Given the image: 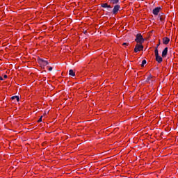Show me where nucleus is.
<instances>
[{"instance_id":"18","label":"nucleus","mask_w":178,"mask_h":178,"mask_svg":"<svg viewBox=\"0 0 178 178\" xmlns=\"http://www.w3.org/2000/svg\"><path fill=\"white\" fill-rule=\"evenodd\" d=\"M122 45L124 46V47H128V45H129V43H127V42H124V43H122Z\"/></svg>"},{"instance_id":"6","label":"nucleus","mask_w":178,"mask_h":178,"mask_svg":"<svg viewBox=\"0 0 178 178\" xmlns=\"http://www.w3.org/2000/svg\"><path fill=\"white\" fill-rule=\"evenodd\" d=\"M168 47H165V48L163 50L162 54H161L162 58H166V56H168Z\"/></svg>"},{"instance_id":"16","label":"nucleus","mask_w":178,"mask_h":178,"mask_svg":"<svg viewBox=\"0 0 178 178\" xmlns=\"http://www.w3.org/2000/svg\"><path fill=\"white\" fill-rule=\"evenodd\" d=\"M151 79H152V75H149L147 79H146V83H149V80H151Z\"/></svg>"},{"instance_id":"9","label":"nucleus","mask_w":178,"mask_h":178,"mask_svg":"<svg viewBox=\"0 0 178 178\" xmlns=\"http://www.w3.org/2000/svg\"><path fill=\"white\" fill-rule=\"evenodd\" d=\"M156 62H158V63H161V62H163V59L161 58V56L157 55V56H156Z\"/></svg>"},{"instance_id":"7","label":"nucleus","mask_w":178,"mask_h":178,"mask_svg":"<svg viewBox=\"0 0 178 178\" xmlns=\"http://www.w3.org/2000/svg\"><path fill=\"white\" fill-rule=\"evenodd\" d=\"M101 7H102V8H107V10H109V9H112L111 6V5H108L107 3H102V4H101Z\"/></svg>"},{"instance_id":"17","label":"nucleus","mask_w":178,"mask_h":178,"mask_svg":"<svg viewBox=\"0 0 178 178\" xmlns=\"http://www.w3.org/2000/svg\"><path fill=\"white\" fill-rule=\"evenodd\" d=\"M38 123L42 122V115L39 118V120H38Z\"/></svg>"},{"instance_id":"13","label":"nucleus","mask_w":178,"mask_h":178,"mask_svg":"<svg viewBox=\"0 0 178 178\" xmlns=\"http://www.w3.org/2000/svg\"><path fill=\"white\" fill-rule=\"evenodd\" d=\"M158 19H160L161 23H163V20H165V16L159 15Z\"/></svg>"},{"instance_id":"2","label":"nucleus","mask_w":178,"mask_h":178,"mask_svg":"<svg viewBox=\"0 0 178 178\" xmlns=\"http://www.w3.org/2000/svg\"><path fill=\"white\" fill-rule=\"evenodd\" d=\"M38 62L42 67H45V66L49 65V63L48 62V60H45V58H39L38 60Z\"/></svg>"},{"instance_id":"19","label":"nucleus","mask_w":178,"mask_h":178,"mask_svg":"<svg viewBox=\"0 0 178 178\" xmlns=\"http://www.w3.org/2000/svg\"><path fill=\"white\" fill-rule=\"evenodd\" d=\"M54 68L52 67H49V72H52V70H53Z\"/></svg>"},{"instance_id":"20","label":"nucleus","mask_w":178,"mask_h":178,"mask_svg":"<svg viewBox=\"0 0 178 178\" xmlns=\"http://www.w3.org/2000/svg\"><path fill=\"white\" fill-rule=\"evenodd\" d=\"M159 45H161V42H159V44H156L157 49H158V47H159Z\"/></svg>"},{"instance_id":"8","label":"nucleus","mask_w":178,"mask_h":178,"mask_svg":"<svg viewBox=\"0 0 178 178\" xmlns=\"http://www.w3.org/2000/svg\"><path fill=\"white\" fill-rule=\"evenodd\" d=\"M170 41V39H169V38H168V37H165L163 38V43L165 45H168V44H169Z\"/></svg>"},{"instance_id":"1","label":"nucleus","mask_w":178,"mask_h":178,"mask_svg":"<svg viewBox=\"0 0 178 178\" xmlns=\"http://www.w3.org/2000/svg\"><path fill=\"white\" fill-rule=\"evenodd\" d=\"M135 41L137 42V44H143L144 41H145V39L143 38V35H141V33H138L136 35Z\"/></svg>"},{"instance_id":"14","label":"nucleus","mask_w":178,"mask_h":178,"mask_svg":"<svg viewBox=\"0 0 178 178\" xmlns=\"http://www.w3.org/2000/svg\"><path fill=\"white\" fill-rule=\"evenodd\" d=\"M154 55H155V56L159 55V51H158V47H155V49H154Z\"/></svg>"},{"instance_id":"15","label":"nucleus","mask_w":178,"mask_h":178,"mask_svg":"<svg viewBox=\"0 0 178 178\" xmlns=\"http://www.w3.org/2000/svg\"><path fill=\"white\" fill-rule=\"evenodd\" d=\"M147 65V60H143L142 64H141V67H144V65Z\"/></svg>"},{"instance_id":"10","label":"nucleus","mask_w":178,"mask_h":178,"mask_svg":"<svg viewBox=\"0 0 178 178\" xmlns=\"http://www.w3.org/2000/svg\"><path fill=\"white\" fill-rule=\"evenodd\" d=\"M69 76H71L72 77H74L76 76V73H74V71H73V70H70Z\"/></svg>"},{"instance_id":"22","label":"nucleus","mask_w":178,"mask_h":178,"mask_svg":"<svg viewBox=\"0 0 178 178\" xmlns=\"http://www.w3.org/2000/svg\"><path fill=\"white\" fill-rule=\"evenodd\" d=\"M0 80H3V78H2V76H0Z\"/></svg>"},{"instance_id":"3","label":"nucleus","mask_w":178,"mask_h":178,"mask_svg":"<svg viewBox=\"0 0 178 178\" xmlns=\"http://www.w3.org/2000/svg\"><path fill=\"white\" fill-rule=\"evenodd\" d=\"M119 10H122V8H120V5L116 4L115 6H114L113 8V10H112L113 15H118V13H119Z\"/></svg>"},{"instance_id":"21","label":"nucleus","mask_w":178,"mask_h":178,"mask_svg":"<svg viewBox=\"0 0 178 178\" xmlns=\"http://www.w3.org/2000/svg\"><path fill=\"white\" fill-rule=\"evenodd\" d=\"M3 77L4 79H8V75H4Z\"/></svg>"},{"instance_id":"11","label":"nucleus","mask_w":178,"mask_h":178,"mask_svg":"<svg viewBox=\"0 0 178 178\" xmlns=\"http://www.w3.org/2000/svg\"><path fill=\"white\" fill-rule=\"evenodd\" d=\"M109 2L113 5H116V3H119V0H109Z\"/></svg>"},{"instance_id":"4","label":"nucleus","mask_w":178,"mask_h":178,"mask_svg":"<svg viewBox=\"0 0 178 178\" xmlns=\"http://www.w3.org/2000/svg\"><path fill=\"white\" fill-rule=\"evenodd\" d=\"M143 49H144V46H143V44H136V45L135 46L134 48V52H138L139 51H143Z\"/></svg>"},{"instance_id":"12","label":"nucleus","mask_w":178,"mask_h":178,"mask_svg":"<svg viewBox=\"0 0 178 178\" xmlns=\"http://www.w3.org/2000/svg\"><path fill=\"white\" fill-rule=\"evenodd\" d=\"M11 99L13 101L15 99H16L17 101V102H19V101H20V97L19 96H13L11 97Z\"/></svg>"},{"instance_id":"5","label":"nucleus","mask_w":178,"mask_h":178,"mask_svg":"<svg viewBox=\"0 0 178 178\" xmlns=\"http://www.w3.org/2000/svg\"><path fill=\"white\" fill-rule=\"evenodd\" d=\"M159 12H161V7H156L154 9H153L152 13L155 16H157V15H158V13H159Z\"/></svg>"}]
</instances>
